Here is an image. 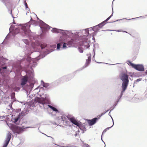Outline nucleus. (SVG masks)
I'll return each mask as SVG.
<instances>
[{
  "label": "nucleus",
  "mask_w": 147,
  "mask_h": 147,
  "mask_svg": "<svg viewBox=\"0 0 147 147\" xmlns=\"http://www.w3.org/2000/svg\"><path fill=\"white\" fill-rule=\"evenodd\" d=\"M39 47L42 50L45 49L46 50L43 52V54L38 51L32 52L30 48L28 46H26L24 48L25 55L27 56L26 59L27 66V67H30L32 70V67H34L37 65L36 61L45 57L46 55L53 51L54 49L56 48V45L47 46L46 44L42 43L40 44Z\"/></svg>",
  "instance_id": "nucleus-1"
},
{
  "label": "nucleus",
  "mask_w": 147,
  "mask_h": 147,
  "mask_svg": "<svg viewBox=\"0 0 147 147\" xmlns=\"http://www.w3.org/2000/svg\"><path fill=\"white\" fill-rule=\"evenodd\" d=\"M31 25L36 26L37 25V23L36 21L33 20L32 17L31 18L30 21L25 24H20L18 27L21 28L24 32V35L25 36L28 37L29 38L31 37V32L30 29Z\"/></svg>",
  "instance_id": "nucleus-2"
},
{
  "label": "nucleus",
  "mask_w": 147,
  "mask_h": 147,
  "mask_svg": "<svg viewBox=\"0 0 147 147\" xmlns=\"http://www.w3.org/2000/svg\"><path fill=\"white\" fill-rule=\"evenodd\" d=\"M78 36H75V39H77V41L76 42V44L77 42L78 41L80 43V45L81 46H83L84 49H87L89 48L90 45L89 43L90 42L88 40V39L86 38L85 36H79V34L80 33L78 32Z\"/></svg>",
  "instance_id": "nucleus-3"
},
{
  "label": "nucleus",
  "mask_w": 147,
  "mask_h": 147,
  "mask_svg": "<svg viewBox=\"0 0 147 147\" xmlns=\"http://www.w3.org/2000/svg\"><path fill=\"white\" fill-rule=\"evenodd\" d=\"M30 80L31 81H30L29 85L28 86V89L27 90L28 91H30L32 90V88L34 87V84L35 83L34 78L33 77H31ZM30 80L29 77L27 76H25L21 80V85L23 86L25 85L28 81H30Z\"/></svg>",
  "instance_id": "nucleus-4"
},
{
  "label": "nucleus",
  "mask_w": 147,
  "mask_h": 147,
  "mask_svg": "<svg viewBox=\"0 0 147 147\" xmlns=\"http://www.w3.org/2000/svg\"><path fill=\"white\" fill-rule=\"evenodd\" d=\"M119 77L120 80L122 81V86L124 90L127 87L129 80L128 75L125 73L121 72L120 74Z\"/></svg>",
  "instance_id": "nucleus-5"
},
{
  "label": "nucleus",
  "mask_w": 147,
  "mask_h": 147,
  "mask_svg": "<svg viewBox=\"0 0 147 147\" xmlns=\"http://www.w3.org/2000/svg\"><path fill=\"white\" fill-rule=\"evenodd\" d=\"M72 33H74V35L73 36L69 37L71 38V39L67 43H66L64 42V40H63V47L62 48L63 49H65L67 47L66 45H75L76 44V42L77 41V39H75V36H77L78 35V33L77 32H72Z\"/></svg>",
  "instance_id": "nucleus-6"
},
{
  "label": "nucleus",
  "mask_w": 147,
  "mask_h": 147,
  "mask_svg": "<svg viewBox=\"0 0 147 147\" xmlns=\"http://www.w3.org/2000/svg\"><path fill=\"white\" fill-rule=\"evenodd\" d=\"M51 31L54 33H60L63 35L67 36L68 37H71L73 36L74 33L70 31L64 30L61 29H58L55 28H54L51 30Z\"/></svg>",
  "instance_id": "nucleus-7"
},
{
  "label": "nucleus",
  "mask_w": 147,
  "mask_h": 147,
  "mask_svg": "<svg viewBox=\"0 0 147 147\" xmlns=\"http://www.w3.org/2000/svg\"><path fill=\"white\" fill-rule=\"evenodd\" d=\"M31 127H25L23 126L22 127H20L16 125H13L11 127V130L15 134H20L22 133L25 129L31 128Z\"/></svg>",
  "instance_id": "nucleus-8"
},
{
  "label": "nucleus",
  "mask_w": 147,
  "mask_h": 147,
  "mask_svg": "<svg viewBox=\"0 0 147 147\" xmlns=\"http://www.w3.org/2000/svg\"><path fill=\"white\" fill-rule=\"evenodd\" d=\"M34 101L36 102H38L42 105L44 107L45 105H47L49 102V101L46 97H36L34 99Z\"/></svg>",
  "instance_id": "nucleus-9"
},
{
  "label": "nucleus",
  "mask_w": 147,
  "mask_h": 147,
  "mask_svg": "<svg viewBox=\"0 0 147 147\" xmlns=\"http://www.w3.org/2000/svg\"><path fill=\"white\" fill-rule=\"evenodd\" d=\"M0 93V102L1 103H4L6 104L9 101V98L8 96L6 95L2 91Z\"/></svg>",
  "instance_id": "nucleus-10"
},
{
  "label": "nucleus",
  "mask_w": 147,
  "mask_h": 147,
  "mask_svg": "<svg viewBox=\"0 0 147 147\" xmlns=\"http://www.w3.org/2000/svg\"><path fill=\"white\" fill-rule=\"evenodd\" d=\"M71 122L74 125L78 126L80 129L81 130L83 133L85 132L86 130V129L85 127V126L81 123H79L76 119L75 120L74 118H71L70 119Z\"/></svg>",
  "instance_id": "nucleus-11"
},
{
  "label": "nucleus",
  "mask_w": 147,
  "mask_h": 147,
  "mask_svg": "<svg viewBox=\"0 0 147 147\" xmlns=\"http://www.w3.org/2000/svg\"><path fill=\"white\" fill-rule=\"evenodd\" d=\"M39 25L42 32H46L51 28L42 20H39Z\"/></svg>",
  "instance_id": "nucleus-12"
},
{
  "label": "nucleus",
  "mask_w": 147,
  "mask_h": 147,
  "mask_svg": "<svg viewBox=\"0 0 147 147\" xmlns=\"http://www.w3.org/2000/svg\"><path fill=\"white\" fill-rule=\"evenodd\" d=\"M11 134L10 132H9L8 133L3 146L2 147H7L11 138Z\"/></svg>",
  "instance_id": "nucleus-13"
},
{
  "label": "nucleus",
  "mask_w": 147,
  "mask_h": 147,
  "mask_svg": "<svg viewBox=\"0 0 147 147\" xmlns=\"http://www.w3.org/2000/svg\"><path fill=\"white\" fill-rule=\"evenodd\" d=\"M133 68L140 71H143L144 70V67L142 64H135Z\"/></svg>",
  "instance_id": "nucleus-14"
},
{
  "label": "nucleus",
  "mask_w": 147,
  "mask_h": 147,
  "mask_svg": "<svg viewBox=\"0 0 147 147\" xmlns=\"http://www.w3.org/2000/svg\"><path fill=\"white\" fill-rule=\"evenodd\" d=\"M100 119V117H95L92 119L91 120L90 119L87 120L88 123L90 126H92L95 124L97 120Z\"/></svg>",
  "instance_id": "nucleus-15"
},
{
  "label": "nucleus",
  "mask_w": 147,
  "mask_h": 147,
  "mask_svg": "<svg viewBox=\"0 0 147 147\" xmlns=\"http://www.w3.org/2000/svg\"><path fill=\"white\" fill-rule=\"evenodd\" d=\"M72 118L75 120H76L75 118L71 115H68L67 116H65V115H62L61 117V119L62 120V121H63L65 120H67V118L71 122V121L70 120V119Z\"/></svg>",
  "instance_id": "nucleus-16"
},
{
  "label": "nucleus",
  "mask_w": 147,
  "mask_h": 147,
  "mask_svg": "<svg viewBox=\"0 0 147 147\" xmlns=\"http://www.w3.org/2000/svg\"><path fill=\"white\" fill-rule=\"evenodd\" d=\"M15 28V26L14 25H11L10 26V27L9 29V33L7 35V36H6L4 40V42H5V41H6L9 38L10 33L11 32H13V30H14V29Z\"/></svg>",
  "instance_id": "nucleus-17"
},
{
  "label": "nucleus",
  "mask_w": 147,
  "mask_h": 147,
  "mask_svg": "<svg viewBox=\"0 0 147 147\" xmlns=\"http://www.w3.org/2000/svg\"><path fill=\"white\" fill-rule=\"evenodd\" d=\"M73 77L71 76V75H69L63 77L61 78L60 79L61 80H65L67 81L70 80Z\"/></svg>",
  "instance_id": "nucleus-18"
},
{
  "label": "nucleus",
  "mask_w": 147,
  "mask_h": 147,
  "mask_svg": "<svg viewBox=\"0 0 147 147\" xmlns=\"http://www.w3.org/2000/svg\"><path fill=\"white\" fill-rule=\"evenodd\" d=\"M29 112L28 109L27 108H24L23 110L20 113H19V116H24L27 114Z\"/></svg>",
  "instance_id": "nucleus-19"
},
{
  "label": "nucleus",
  "mask_w": 147,
  "mask_h": 147,
  "mask_svg": "<svg viewBox=\"0 0 147 147\" xmlns=\"http://www.w3.org/2000/svg\"><path fill=\"white\" fill-rule=\"evenodd\" d=\"M20 25L19 24L18 25V28H16L15 29V30L12 32L13 35L16 34L17 33L20 32V30H22V32L24 33V32L23 31L22 29L21 28H19V26Z\"/></svg>",
  "instance_id": "nucleus-20"
},
{
  "label": "nucleus",
  "mask_w": 147,
  "mask_h": 147,
  "mask_svg": "<svg viewBox=\"0 0 147 147\" xmlns=\"http://www.w3.org/2000/svg\"><path fill=\"white\" fill-rule=\"evenodd\" d=\"M59 42L57 44V50H59L61 46L63 44V40L62 38H60L59 39Z\"/></svg>",
  "instance_id": "nucleus-21"
},
{
  "label": "nucleus",
  "mask_w": 147,
  "mask_h": 147,
  "mask_svg": "<svg viewBox=\"0 0 147 147\" xmlns=\"http://www.w3.org/2000/svg\"><path fill=\"white\" fill-rule=\"evenodd\" d=\"M91 61V57L89 56L88 57V59L86 60V62L84 65L85 67H87L90 63Z\"/></svg>",
  "instance_id": "nucleus-22"
},
{
  "label": "nucleus",
  "mask_w": 147,
  "mask_h": 147,
  "mask_svg": "<svg viewBox=\"0 0 147 147\" xmlns=\"http://www.w3.org/2000/svg\"><path fill=\"white\" fill-rule=\"evenodd\" d=\"M92 28L91 30L93 31H94L96 32L99 30L100 28L97 25L92 27Z\"/></svg>",
  "instance_id": "nucleus-23"
},
{
  "label": "nucleus",
  "mask_w": 147,
  "mask_h": 147,
  "mask_svg": "<svg viewBox=\"0 0 147 147\" xmlns=\"http://www.w3.org/2000/svg\"><path fill=\"white\" fill-rule=\"evenodd\" d=\"M47 106L50 109H51L53 111H55L57 113L59 112V111L56 108L52 106L48 105H47Z\"/></svg>",
  "instance_id": "nucleus-24"
},
{
  "label": "nucleus",
  "mask_w": 147,
  "mask_h": 147,
  "mask_svg": "<svg viewBox=\"0 0 147 147\" xmlns=\"http://www.w3.org/2000/svg\"><path fill=\"white\" fill-rule=\"evenodd\" d=\"M41 84L45 88H47L48 86H49V84L48 83H45L42 80L41 81Z\"/></svg>",
  "instance_id": "nucleus-25"
},
{
  "label": "nucleus",
  "mask_w": 147,
  "mask_h": 147,
  "mask_svg": "<svg viewBox=\"0 0 147 147\" xmlns=\"http://www.w3.org/2000/svg\"><path fill=\"white\" fill-rule=\"evenodd\" d=\"M24 4L25 6L26 9V10L27 11V12H28V11H29L30 12V10L29 9V8L28 7L26 1V0H24ZM28 13V12H27L26 13V14H27Z\"/></svg>",
  "instance_id": "nucleus-26"
},
{
  "label": "nucleus",
  "mask_w": 147,
  "mask_h": 147,
  "mask_svg": "<svg viewBox=\"0 0 147 147\" xmlns=\"http://www.w3.org/2000/svg\"><path fill=\"white\" fill-rule=\"evenodd\" d=\"M127 87H126L125 89V90L124 89L123 86H122V90L121 91V94L120 95V96H119V98L121 99L122 96L123 95V93L125 92V90L126 89H127Z\"/></svg>",
  "instance_id": "nucleus-27"
},
{
  "label": "nucleus",
  "mask_w": 147,
  "mask_h": 147,
  "mask_svg": "<svg viewBox=\"0 0 147 147\" xmlns=\"http://www.w3.org/2000/svg\"><path fill=\"white\" fill-rule=\"evenodd\" d=\"M127 87H126L125 89V90L124 89L123 86H122V90L121 91V94L120 95V96H119V98L121 99L122 96L123 95V93L125 92V90L126 89H127Z\"/></svg>",
  "instance_id": "nucleus-28"
},
{
  "label": "nucleus",
  "mask_w": 147,
  "mask_h": 147,
  "mask_svg": "<svg viewBox=\"0 0 147 147\" xmlns=\"http://www.w3.org/2000/svg\"><path fill=\"white\" fill-rule=\"evenodd\" d=\"M83 31L85 32V34L83 35L82 36H86H86L89 34V30L88 29H86L84 30H82Z\"/></svg>",
  "instance_id": "nucleus-29"
},
{
  "label": "nucleus",
  "mask_w": 147,
  "mask_h": 147,
  "mask_svg": "<svg viewBox=\"0 0 147 147\" xmlns=\"http://www.w3.org/2000/svg\"><path fill=\"white\" fill-rule=\"evenodd\" d=\"M106 23H105L103 21L97 25L100 28H102L106 24Z\"/></svg>",
  "instance_id": "nucleus-30"
},
{
  "label": "nucleus",
  "mask_w": 147,
  "mask_h": 147,
  "mask_svg": "<svg viewBox=\"0 0 147 147\" xmlns=\"http://www.w3.org/2000/svg\"><path fill=\"white\" fill-rule=\"evenodd\" d=\"M20 117L18 116V117H17L13 119V121L14 123H16V122L18 121L20 118Z\"/></svg>",
  "instance_id": "nucleus-31"
},
{
  "label": "nucleus",
  "mask_w": 147,
  "mask_h": 147,
  "mask_svg": "<svg viewBox=\"0 0 147 147\" xmlns=\"http://www.w3.org/2000/svg\"><path fill=\"white\" fill-rule=\"evenodd\" d=\"M63 121V123L64 125H68L69 124V122L67 120H65Z\"/></svg>",
  "instance_id": "nucleus-32"
},
{
  "label": "nucleus",
  "mask_w": 147,
  "mask_h": 147,
  "mask_svg": "<svg viewBox=\"0 0 147 147\" xmlns=\"http://www.w3.org/2000/svg\"><path fill=\"white\" fill-rule=\"evenodd\" d=\"M147 16V15H146V16H140V17H136V18H132L131 19H128V20H133V19H136L138 18H145Z\"/></svg>",
  "instance_id": "nucleus-33"
},
{
  "label": "nucleus",
  "mask_w": 147,
  "mask_h": 147,
  "mask_svg": "<svg viewBox=\"0 0 147 147\" xmlns=\"http://www.w3.org/2000/svg\"><path fill=\"white\" fill-rule=\"evenodd\" d=\"M127 63L129 65H130L131 66H132L133 67H134V66L135 65V64L132 63L130 61H127Z\"/></svg>",
  "instance_id": "nucleus-34"
},
{
  "label": "nucleus",
  "mask_w": 147,
  "mask_h": 147,
  "mask_svg": "<svg viewBox=\"0 0 147 147\" xmlns=\"http://www.w3.org/2000/svg\"><path fill=\"white\" fill-rule=\"evenodd\" d=\"M22 41L26 45H28L29 44V42L28 39L23 40Z\"/></svg>",
  "instance_id": "nucleus-35"
},
{
  "label": "nucleus",
  "mask_w": 147,
  "mask_h": 147,
  "mask_svg": "<svg viewBox=\"0 0 147 147\" xmlns=\"http://www.w3.org/2000/svg\"><path fill=\"white\" fill-rule=\"evenodd\" d=\"M135 41L136 43H137L138 44L140 45L141 43V40L140 38L136 39L135 40Z\"/></svg>",
  "instance_id": "nucleus-36"
},
{
  "label": "nucleus",
  "mask_w": 147,
  "mask_h": 147,
  "mask_svg": "<svg viewBox=\"0 0 147 147\" xmlns=\"http://www.w3.org/2000/svg\"><path fill=\"white\" fill-rule=\"evenodd\" d=\"M117 104H118V103H117V102H116L114 103V104L113 105V108L112 109H111V110L110 111H111L115 108V106L117 105Z\"/></svg>",
  "instance_id": "nucleus-37"
},
{
  "label": "nucleus",
  "mask_w": 147,
  "mask_h": 147,
  "mask_svg": "<svg viewBox=\"0 0 147 147\" xmlns=\"http://www.w3.org/2000/svg\"><path fill=\"white\" fill-rule=\"evenodd\" d=\"M78 49L79 52L80 53H82L83 52V50L81 48H78Z\"/></svg>",
  "instance_id": "nucleus-38"
},
{
  "label": "nucleus",
  "mask_w": 147,
  "mask_h": 147,
  "mask_svg": "<svg viewBox=\"0 0 147 147\" xmlns=\"http://www.w3.org/2000/svg\"><path fill=\"white\" fill-rule=\"evenodd\" d=\"M141 80H142V79H140V78L138 79L137 80H136L135 81L134 83H136L137 82H138L140 81Z\"/></svg>",
  "instance_id": "nucleus-39"
},
{
  "label": "nucleus",
  "mask_w": 147,
  "mask_h": 147,
  "mask_svg": "<svg viewBox=\"0 0 147 147\" xmlns=\"http://www.w3.org/2000/svg\"><path fill=\"white\" fill-rule=\"evenodd\" d=\"M94 49H93V52H94V55L93 56V58H94V57H95V51H96V50H95V46H94Z\"/></svg>",
  "instance_id": "nucleus-40"
},
{
  "label": "nucleus",
  "mask_w": 147,
  "mask_h": 147,
  "mask_svg": "<svg viewBox=\"0 0 147 147\" xmlns=\"http://www.w3.org/2000/svg\"><path fill=\"white\" fill-rule=\"evenodd\" d=\"M7 42H6V41H5V42H4V40L3 41V42L1 43L0 44V49H1V47H2V48H3V47L1 45L2 44H3V43H6Z\"/></svg>",
  "instance_id": "nucleus-41"
},
{
  "label": "nucleus",
  "mask_w": 147,
  "mask_h": 147,
  "mask_svg": "<svg viewBox=\"0 0 147 147\" xmlns=\"http://www.w3.org/2000/svg\"><path fill=\"white\" fill-rule=\"evenodd\" d=\"M110 112L111 111H110L109 113V115L111 117V118L112 119V121H113V125H114V123L113 120V118L112 117V116L111 115V114H110Z\"/></svg>",
  "instance_id": "nucleus-42"
},
{
  "label": "nucleus",
  "mask_w": 147,
  "mask_h": 147,
  "mask_svg": "<svg viewBox=\"0 0 147 147\" xmlns=\"http://www.w3.org/2000/svg\"><path fill=\"white\" fill-rule=\"evenodd\" d=\"M106 113V112H105H105H103L102 113L100 116V117H101L103 115H104L105 113Z\"/></svg>",
  "instance_id": "nucleus-43"
},
{
  "label": "nucleus",
  "mask_w": 147,
  "mask_h": 147,
  "mask_svg": "<svg viewBox=\"0 0 147 147\" xmlns=\"http://www.w3.org/2000/svg\"><path fill=\"white\" fill-rule=\"evenodd\" d=\"M43 134L45 135H46V136H47L48 137H50V138H51L52 139V141H54V139L52 137H51V136H48L47 135H46V134Z\"/></svg>",
  "instance_id": "nucleus-44"
},
{
  "label": "nucleus",
  "mask_w": 147,
  "mask_h": 147,
  "mask_svg": "<svg viewBox=\"0 0 147 147\" xmlns=\"http://www.w3.org/2000/svg\"><path fill=\"white\" fill-rule=\"evenodd\" d=\"M5 118V117L4 116H0V120L1 119H2Z\"/></svg>",
  "instance_id": "nucleus-45"
},
{
  "label": "nucleus",
  "mask_w": 147,
  "mask_h": 147,
  "mask_svg": "<svg viewBox=\"0 0 147 147\" xmlns=\"http://www.w3.org/2000/svg\"><path fill=\"white\" fill-rule=\"evenodd\" d=\"M120 99L119 98V97H118L117 98L116 100V102H117V103H118V102L119 101Z\"/></svg>",
  "instance_id": "nucleus-46"
},
{
  "label": "nucleus",
  "mask_w": 147,
  "mask_h": 147,
  "mask_svg": "<svg viewBox=\"0 0 147 147\" xmlns=\"http://www.w3.org/2000/svg\"><path fill=\"white\" fill-rule=\"evenodd\" d=\"M109 20V18H107L106 20H105L104 21H103L105 23H106V22H107L108 20Z\"/></svg>",
  "instance_id": "nucleus-47"
},
{
  "label": "nucleus",
  "mask_w": 147,
  "mask_h": 147,
  "mask_svg": "<svg viewBox=\"0 0 147 147\" xmlns=\"http://www.w3.org/2000/svg\"><path fill=\"white\" fill-rule=\"evenodd\" d=\"M2 69H7V67L6 66H5L3 67H2V68H1Z\"/></svg>",
  "instance_id": "nucleus-48"
},
{
  "label": "nucleus",
  "mask_w": 147,
  "mask_h": 147,
  "mask_svg": "<svg viewBox=\"0 0 147 147\" xmlns=\"http://www.w3.org/2000/svg\"><path fill=\"white\" fill-rule=\"evenodd\" d=\"M84 146L85 147H90L87 144H85Z\"/></svg>",
  "instance_id": "nucleus-49"
},
{
  "label": "nucleus",
  "mask_w": 147,
  "mask_h": 147,
  "mask_svg": "<svg viewBox=\"0 0 147 147\" xmlns=\"http://www.w3.org/2000/svg\"><path fill=\"white\" fill-rule=\"evenodd\" d=\"M142 101V100H141L140 99H139V98L137 99V100H136V102H140V101Z\"/></svg>",
  "instance_id": "nucleus-50"
},
{
  "label": "nucleus",
  "mask_w": 147,
  "mask_h": 147,
  "mask_svg": "<svg viewBox=\"0 0 147 147\" xmlns=\"http://www.w3.org/2000/svg\"><path fill=\"white\" fill-rule=\"evenodd\" d=\"M124 18H123V19H120V20H116V21H114V22H117V21H118L119 20H124Z\"/></svg>",
  "instance_id": "nucleus-51"
},
{
  "label": "nucleus",
  "mask_w": 147,
  "mask_h": 147,
  "mask_svg": "<svg viewBox=\"0 0 147 147\" xmlns=\"http://www.w3.org/2000/svg\"><path fill=\"white\" fill-rule=\"evenodd\" d=\"M10 14H11V16H12V17L13 18H14V17L13 16V14H12V10H11L10 11Z\"/></svg>",
  "instance_id": "nucleus-52"
},
{
  "label": "nucleus",
  "mask_w": 147,
  "mask_h": 147,
  "mask_svg": "<svg viewBox=\"0 0 147 147\" xmlns=\"http://www.w3.org/2000/svg\"><path fill=\"white\" fill-rule=\"evenodd\" d=\"M113 125L111 127H107V128H106V130H108L110 128H111V127H112L113 126Z\"/></svg>",
  "instance_id": "nucleus-53"
},
{
  "label": "nucleus",
  "mask_w": 147,
  "mask_h": 147,
  "mask_svg": "<svg viewBox=\"0 0 147 147\" xmlns=\"http://www.w3.org/2000/svg\"><path fill=\"white\" fill-rule=\"evenodd\" d=\"M113 16V13H112L110 16H109L108 18L109 19H110Z\"/></svg>",
  "instance_id": "nucleus-54"
},
{
  "label": "nucleus",
  "mask_w": 147,
  "mask_h": 147,
  "mask_svg": "<svg viewBox=\"0 0 147 147\" xmlns=\"http://www.w3.org/2000/svg\"><path fill=\"white\" fill-rule=\"evenodd\" d=\"M113 16V13H112L110 16H109L108 18L109 19H110Z\"/></svg>",
  "instance_id": "nucleus-55"
},
{
  "label": "nucleus",
  "mask_w": 147,
  "mask_h": 147,
  "mask_svg": "<svg viewBox=\"0 0 147 147\" xmlns=\"http://www.w3.org/2000/svg\"><path fill=\"white\" fill-rule=\"evenodd\" d=\"M3 65V64H2L1 62H0V67H1Z\"/></svg>",
  "instance_id": "nucleus-56"
},
{
  "label": "nucleus",
  "mask_w": 147,
  "mask_h": 147,
  "mask_svg": "<svg viewBox=\"0 0 147 147\" xmlns=\"http://www.w3.org/2000/svg\"><path fill=\"white\" fill-rule=\"evenodd\" d=\"M110 31V30H102V31Z\"/></svg>",
  "instance_id": "nucleus-57"
},
{
  "label": "nucleus",
  "mask_w": 147,
  "mask_h": 147,
  "mask_svg": "<svg viewBox=\"0 0 147 147\" xmlns=\"http://www.w3.org/2000/svg\"><path fill=\"white\" fill-rule=\"evenodd\" d=\"M106 131H107V130H106V129H105L103 131V132H106Z\"/></svg>",
  "instance_id": "nucleus-58"
},
{
  "label": "nucleus",
  "mask_w": 147,
  "mask_h": 147,
  "mask_svg": "<svg viewBox=\"0 0 147 147\" xmlns=\"http://www.w3.org/2000/svg\"><path fill=\"white\" fill-rule=\"evenodd\" d=\"M101 140H102V141L104 142V143L105 144V147H105V142L103 141L102 140V139H101Z\"/></svg>",
  "instance_id": "nucleus-59"
},
{
  "label": "nucleus",
  "mask_w": 147,
  "mask_h": 147,
  "mask_svg": "<svg viewBox=\"0 0 147 147\" xmlns=\"http://www.w3.org/2000/svg\"><path fill=\"white\" fill-rule=\"evenodd\" d=\"M145 74L146 75H147V70L146 71Z\"/></svg>",
  "instance_id": "nucleus-60"
},
{
  "label": "nucleus",
  "mask_w": 147,
  "mask_h": 147,
  "mask_svg": "<svg viewBox=\"0 0 147 147\" xmlns=\"http://www.w3.org/2000/svg\"><path fill=\"white\" fill-rule=\"evenodd\" d=\"M78 135V134L77 133H76L75 135H74V136H77Z\"/></svg>",
  "instance_id": "nucleus-61"
},
{
  "label": "nucleus",
  "mask_w": 147,
  "mask_h": 147,
  "mask_svg": "<svg viewBox=\"0 0 147 147\" xmlns=\"http://www.w3.org/2000/svg\"><path fill=\"white\" fill-rule=\"evenodd\" d=\"M109 109L107 110V111H106L105 112H106V113L108 111H109Z\"/></svg>",
  "instance_id": "nucleus-62"
},
{
  "label": "nucleus",
  "mask_w": 147,
  "mask_h": 147,
  "mask_svg": "<svg viewBox=\"0 0 147 147\" xmlns=\"http://www.w3.org/2000/svg\"><path fill=\"white\" fill-rule=\"evenodd\" d=\"M1 80H2L1 78H0V83L1 82Z\"/></svg>",
  "instance_id": "nucleus-63"
},
{
  "label": "nucleus",
  "mask_w": 147,
  "mask_h": 147,
  "mask_svg": "<svg viewBox=\"0 0 147 147\" xmlns=\"http://www.w3.org/2000/svg\"><path fill=\"white\" fill-rule=\"evenodd\" d=\"M5 0H1V1H2V2H4V1Z\"/></svg>",
  "instance_id": "nucleus-64"
}]
</instances>
